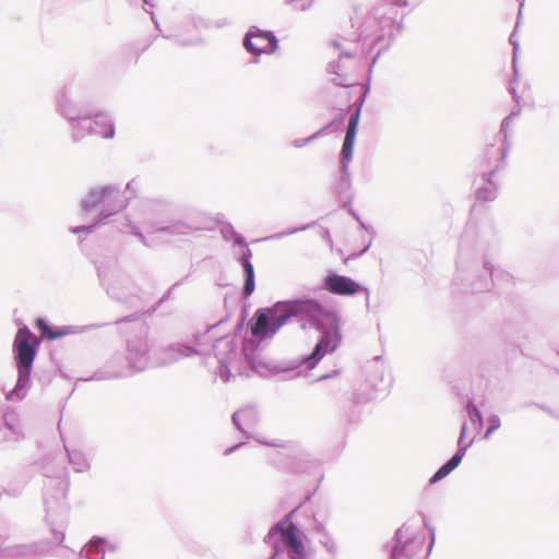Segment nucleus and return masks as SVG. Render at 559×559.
I'll return each instance as SVG.
<instances>
[{"label": "nucleus", "instance_id": "obj_1", "mask_svg": "<svg viewBox=\"0 0 559 559\" xmlns=\"http://www.w3.org/2000/svg\"><path fill=\"white\" fill-rule=\"evenodd\" d=\"M295 320L302 330H317L321 333L312 352L299 359L273 361L257 354V344L245 340L242 355L252 371L262 377L293 373V378L304 370L313 369L320 360L333 353L341 344L340 316L326 309L316 298L302 297L276 301L269 308L255 311L249 322L251 334L258 338L272 337L283 325Z\"/></svg>", "mask_w": 559, "mask_h": 559}, {"label": "nucleus", "instance_id": "obj_2", "mask_svg": "<svg viewBox=\"0 0 559 559\" xmlns=\"http://www.w3.org/2000/svg\"><path fill=\"white\" fill-rule=\"evenodd\" d=\"M44 476L48 481L44 485V507L46 523L50 528L52 542L38 540L31 544L2 545V559H43L51 550L52 545H62L66 537L69 507L67 492L69 483L63 478L66 467L46 459L43 464Z\"/></svg>", "mask_w": 559, "mask_h": 559}, {"label": "nucleus", "instance_id": "obj_3", "mask_svg": "<svg viewBox=\"0 0 559 559\" xmlns=\"http://www.w3.org/2000/svg\"><path fill=\"white\" fill-rule=\"evenodd\" d=\"M105 324L87 325H62L53 326L45 318L38 317L34 321L35 329L40 336L34 334L27 325L20 328L13 342V355L15 367L17 369V379L15 385L5 394L8 401H23L32 386V370L35 358L43 340L55 341L72 334H81Z\"/></svg>", "mask_w": 559, "mask_h": 559}, {"label": "nucleus", "instance_id": "obj_4", "mask_svg": "<svg viewBox=\"0 0 559 559\" xmlns=\"http://www.w3.org/2000/svg\"><path fill=\"white\" fill-rule=\"evenodd\" d=\"M420 0H381L365 15L358 26L362 51L368 53L378 49L370 67L377 58L390 48L403 31L404 8L417 5Z\"/></svg>", "mask_w": 559, "mask_h": 559}, {"label": "nucleus", "instance_id": "obj_5", "mask_svg": "<svg viewBox=\"0 0 559 559\" xmlns=\"http://www.w3.org/2000/svg\"><path fill=\"white\" fill-rule=\"evenodd\" d=\"M452 283L459 293L475 294L487 292L493 285L501 288L511 287L514 285V278L509 272L495 267L487 255L479 259L466 245V236H463Z\"/></svg>", "mask_w": 559, "mask_h": 559}, {"label": "nucleus", "instance_id": "obj_6", "mask_svg": "<svg viewBox=\"0 0 559 559\" xmlns=\"http://www.w3.org/2000/svg\"><path fill=\"white\" fill-rule=\"evenodd\" d=\"M204 335L193 334L192 344L175 343L158 350H153V343L148 337V328L141 324L139 331L127 340V361H129L130 368L138 373L150 366H167L181 358L204 354V344L201 342Z\"/></svg>", "mask_w": 559, "mask_h": 559}, {"label": "nucleus", "instance_id": "obj_7", "mask_svg": "<svg viewBox=\"0 0 559 559\" xmlns=\"http://www.w3.org/2000/svg\"><path fill=\"white\" fill-rule=\"evenodd\" d=\"M141 225L151 234L171 237L188 236L194 227L178 217L180 205L165 195L142 198L133 207Z\"/></svg>", "mask_w": 559, "mask_h": 559}, {"label": "nucleus", "instance_id": "obj_8", "mask_svg": "<svg viewBox=\"0 0 559 559\" xmlns=\"http://www.w3.org/2000/svg\"><path fill=\"white\" fill-rule=\"evenodd\" d=\"M307 497L292 511L285 514L278 522L273 524L263 538V543L272 548L267 559H307L304 544L305 534L294 523L293 518L302 504L309 500Z\"/></svg>", "mask_w": 559, "mask_h": 559}, {"label": "nucleus", "instance_id": "obj_9", "mask_svg": "<svg viewBox=\"0 0 559 559\" xmlns=\"http://www.w3.org/2000/svg\"><path fill=\"white\" fill-rule=\"evenodd\" d=\"M131 197H126L116 185L92 188L81 201V211L88 213L100 206V211L92 224L71 227L70 231L79 236L93 233L98 226L107 224V219L127 207Z\"/></svg>", "mask_w": 559, "mask_h": 559}, {"label": "nucleus", "instance_id": "obj_10", "mask_svg": "<svg viewBox=\"0 0 559 559\" xmlns=\"http://www.w3.org/2000/svg\"><path fill=\"white\" fill-rule=\"evenodd\" d=\"M223 321H219L216 324H212L206 328L204 332L201 334H205L201 342L204 344L205 353L201 354L202 356L210 355L212 352L214 357L217 360L216 374L222 379L223 382H227L230 379V368L233 364L237 360V344L236 336L234 335H223L212 337L210 333L214 331Z\"/></svg>", "mask_w": 559, "mask_h": 559}, {"label": "nucleus", "instance_id": "obj_11", "mask_svg": "<svg viewBox=\"0 0 559 559\" xmlns=\"http://www.w3.org/2000/svg\"><path fill=\"white\" fill-rule=\"evenodd\" d=\"M430 542L426 546L424 534H415L403 524L393 536V546L389 559H427L435 544V528L430 530Z\"/></svg>", "mask_w": 559, "mask_h": 559}, {"label": "nucleus", "instance_id": "obj_12", "mask_svg": "<svg viewBox=\"0 0 559 559\" xmlns=\"http://www.w3.org/2000/svg\"><path fill=\"white\" fill-rule=\"evenodd\" d=\"M221 234L224 240H233L235 246L243 247L241 254L237 258V261L242 267L245 282L242 287V297L249 298L255 289V273L251 262L252 251L248 247L246 239L242 235L237 233L230 223H225L221 228Z\"/></svg>", "mask_w": 559, "mask_h": 559}, {"label": "nucleus", "instance_id": "obj_13", "mask_svg": "<svg viewBox=\"0 0 559 559\" xmlns=\"http://www.w3.org/2000/svg\"><path fill=\"white\" fill-rule=\"evenodd\" d=\"M385 364L381 357L377 356L368 361L361 371L362 383L354 393L356 403H367L376 397L377 392L382 390L384 382Z\"/></svg>", "mask_w": 559, "mask_h": 559}, {"label": "nucleus", "instance_id": "obj_14", "mask_svg": "<svg viewBox=\"0 0 559 559\" xmlns=\"http://www.w3.org/2000/svg\"><path fill=\"white\" fill-rule=\"evenodd\" d=\"M96 269L102 285L106 288L107 294L112 299L126 301L133 288L131 278L115 264L105 265L99 263L96 265Z\"/></svg>", "mask_w": 559, "mask_h": 559}, {"label": "nucleus", "instance_id": "obj_15", "mask_svg": "<svg viewBox=\"0 0 559 559\" xmlns=\"http://www.w3.org/2000/svg\"><path fill=\"white\" fill-rule=\"evenodd\" d=\"M242 46L247 52L253 56V62L258 63L261 55L275 52L278 48V40L274 32L252 25L243 36Z\"/></svg>", "mask_w": 559, "mask_h": 559}, {"label": "nucleus", "instance_id": "obj_16", "mask_svg": "<svg viewBox=\"0 0 559 559\" xmlns=\"http://www.w3.org/2000/svg\"><path fill=\"white\" fill-rule=\"evenodd\" d=\"M322 287L338 296H354L357 293H364L366 295V306L369 308L370 290L349 276L329 271L323 278Z\"/></svg>", "mask_w": 559, "mask_h": 559}, {"label": "nucleus", "instance_id": "obj_17", "mask_svg": "<svg viewBox=\"0 0 559 559\" xmlns=\"http://www.w3.org/2000/svg\"><path fill=\"white\" fill-rule=\"evenodd\" d=\"M259 443L272 447V448H283L286 451H288V455L292 453L295 454L294 457L289 459V461L285 464L284 469L288 473L293 474H304V473H310L312 467H314V462L310 461L308 459V455L305 453H301L299 451V445L295 442H287L285 443L282 440L275 439V440H259Z\"/></svg>", "mask_w": 559, "mask_h": 559}, {"label": "nucleus", "instance_id": "obj_18", "mask_svg": "<svg viewBox=\"0 0 559 559\" xmlns=\"http://www.w3.org/2000/svg\"><path fill=\"white\" fill-rule=\"evenodd\" d=\"M133 374H135V371L130 368L126 354L116 352L106 360L103 367L93 373L90 380H112L127 378Z\"/></svg>", "mask_w": 559, "mask_h": 559}, {"label": "nucleus", "instance_id": "obj_19", "mask_svg": "<svg viewBox=\"0 0 559 559\" xmlns=\"http://www.w3.org/2000/svg\"><path fill=\"white\" fill-rule=\"evenodd\" d=\"M466 432H467V424L463 423L461 426L460 437L457 440L456 452L435 472V474L429 479L430 484H436V483L442 480L448 475H450L461 464L463 457L465 456L466 451L474 443V439L469 440L467 443H464Z\"/></svg>", "mask_w": 559, "mask_h": 559}, {"label": "nucleus", "instance_id": "obj_20", "mask_svg": "<svg viewBox=\"0 0 559 559\" xmlns=\"http://www.w3.org/2000/svg\"><path fill=\"white\" fill-rule=\"evenodd\" d=\"M88 109L78 96V92L72 87H64L58 99V112L69 122L75 118L85 115Z\"/></svg>", "mask_w": 559, "mask_h": 559}, {"label": "nucleus", "instance_id": "obj_21", "mask_svg": "<svg viewBox=\"0 0 559 559\" xmlns=\"http://www.w3.org/2000/svg\"><path fill=\"white\" fill-rule=\"evenodd\" d=\"M260 420L259 411L255 406L248 405L239 411H236L231 416V421L235 428L241 432L247 439L253 438L259 442V438H255L252 430L257 427Z\"/></svg>", "mask_w": 559, "mask_h": 559}, {"label": "nucleus", "instance_id": "obj_22", "mask_svg": "<svg viewBox=\"0 0 559 559\" xmlns=\"http://www.w3.org/2000/svg\"><path fill=\"white\" fill-rule=\"evenodd\" d=\"M332 45L340 50L338 60L331 61L328 64V71L329 73L335 74L336 78L332 79V82L342 87H348L354 85V81L349 80L348 76L344 73L345 67H344V60L345 59H352L354 57V52L350 50H344L342 49V45L337 40H333Z\"/></svg>", "mask_w": 559, "mask_h": 559}, {"label": "nucleus", "instance_id": "obj_23", "mask_svg": "<svg viewBox=\"0 0 559 559\" xmlns=\"http://www.w3.org/2000/svg\"><path fill=\"white\" fill-rule=\"evenodd\" d=\"M25 439L21 419L13 413L2 415V443L14 445Z\"/></svg>", "mask_w": 559, "mask_h": 559}, {"label": "nucleus", "instance_id": "obj_24", "mask_svg": "<svg viewBox=\"0 0 559 559\" xmlns=\"http://www.w3.org/2000/svg\"><path fill=\"white\" fill-rule=\"evenodd\" d=\"M510 147L511 144L509 141H502L500 145L489 144L487 146L485 151V163L490 167L487 173L495 175L506 167Z\"/></svg>", "mask_w": 559, "mask_h": 559}, {"label": "nucleus", "instance_id": "obj_25", "mask_svg": "<svg viewBox=\"0 0 559 559\" xmlns=\"http://www.w3.org/2000/svg\"><path fill=\"white\" fill-rule=\"evenodd\" d=\"M333 194L337 198L341 206H347L353 201L352 178L349 168H341L338 176L332 187Z\"/></svg>", "mask_w": 559, "mask_h": 559}, {"label": "nucleus", "instance_id": "obj_26", "mask_svg": "<svg viewBox=\"0 0 559 559\" xmlns=\"http://www.w3.org/2000/svg\"><path fill=\"white\" fill-rule=\"evenodd\" d=\"M93 121V135H97L104 139H112L116 130L111 118L106 114L92 115Z\"/></svg>", "mask_w": 559, "mask_h": 559}, {"label": "nucleus", "instance_id": "obj_27", "mask_svg": "<svg viewBox=\"0 0 559 559\" xmlns=\"http://www.w3.org/2000/svg\"><path fill=\"white\" fill-rule=\"evenodd\" d=\"M69 123L72 130L73 142H79L88 134L93 135V121L92 114L90 111L79 118H75Z\"/></svg>", "mask_w": 559, "mask_h": 559}, {"label": "nucleus", "instance_id": "obj_28", "mask_svg": "<svg viewBox=\"0 0 559 559\" xmlns=\"http://www.w3.org/2000/svg\"><path fill=\"white\" fill-rule=\"evenodd\" d=\"M106 539L94 536L81 550V559H106Z\"/></svg>", "mask_w": 559, "mask_h": 559}, {"label": "nucleus", "instance_id": "obj_29", "mask_svg": "<svg viewBox=\"0 0 559 559\" xmlns=\"http://www.w3.org/2000/svg\"><path fill=\"white\" fill-rule=\"evenodd\" d=\"M368 92H369V85H366L364 87V91L361 92V94L355 100V103H354L355 108L349 114V117H348V120H347V126H346V131H345L346 134H355V135H357L358 124H359L360 114H361V108H362V105H364V103L366 100V96H367Z\"/></svg>", "mask_w": 559, "mask_h": 559}, {"label": "nucleus", "instance_id": "obj_30", "mask_svg": "<svg viewBox=\"0 0 559 559\" xmlns=\"http://www.w3.org/2000/svg\"><path fill=\"white\" fill-rule=\"evenodd\" d=\"M493 176L489 173H484V183L476 190L477 200L489 202L497 198L498 183L493 181Z\"/></svg>", "mask_w": 559, "mask_h": 559}, {"label": "nucleus", "instance_id": "obj_31", "mask_svg": "<svg viewBox=\"0 0 559 559\" xmlns=\"http://www.w3.org/2000/svg\"><path fill=\"white\" fill-rule=\"evenodd\" d=\"M355 134H346L343 140V144L340 152V167L341 168H349V164L353 159L354 154V145L356 141Z\"/></svg>", "mask_w": 559, "mask_h": 559}, {"label": "nucleus", "instance_id": "obj_32", "mask_svg": "<svg viewBox=\"0 0 559 559\" xmlns=\"http://www.w3.org/2000/svg\"><path fill=\"white\" fill-rule=\"evenodd\" d=\"M69 463L72 465L74 472L84 473L90 468V463L85 454L80 450H70L64 445Z\"/></svg>", "mask_w": 559, "mask_h": 559}, {"label": "nucleus", "instance_id": "obj_33", "mask_svg": "<svg viewBox=\"0 0 559 559\" xmlns=\"http://www.w3.org/2000/svg\"><path fill=\"white\" fill-rule=\"evenodd\" d=\"M345 124V115L337 114L331 121L324 124L321 129L316 131L318 138L329 135L340 131Z\"/></svg>", "mask_w": 559, "mask_h": 559}, {"label": "nucleus", "instance_id": "obj_34", "mask_svg": "<svg viewBox=\"0 0 559 559\" xmlns=\"http://www.w3.org/2000/svg\"><path fill=\"white\" fill-rule=\"evenodd\" d=\"M522 7H523V1L521 2L518 20H520L521 15H522ZM518 26H519V21H516L514 29L511 33L510 37H509V43H510V45L512 46V49H513L512 70H513L515 76H518L516 59H518V52H519V49H520V44H519V40H518L516 35H515Z\"/></svg>", "mask_w": 559, "mask_h": 559}, {"label": "nucleus", "instance_id": "obj_35", "mask_svg": "<svg viewBox=\"0 0 559 559\" xmlns=\"http://www.w3.org/2000/svg\"><path fill=\"white\" fill-rule=\"evenodd\" d=\"M466 412H467L469 421L474 426V428L477 431L481 430V428L484 426V418H483V414L479 411V408L477 407V405L474 402L469 401L466 404Z\"/></svg>", "mask_w": 559, "mask_h": 559}, {"label": "nucleus", "instance_id": "obj_36", "mask_svg": "<svg viewBox=\"0 0 559 559\" xmlns=\"http://www.w3.org/2000/svg\"><path fill=\"white\" fill-rule=\"evenodd\" d=\"M314 224H316L314 222H311V223L301 225L299 227H293V228H289L287 230L275 233V234H273L271 236L264 237L262 240L263 241L280 240V239H282V238H284L286 236H290V235L297 234L299 231L307 230V229L311 228L312 226H314Z\"/></svg>", "mask_w": 559, "mask_h": 559}, {"label": "nucleus", "instance_id": "obj_37", "mask_svg": "<svg viewBox=\"0 0 559 559\" xmlns=\"http://www.w3.org/2000/svg\"><path fill=\"white\" fill-rule=\"evenodd\" d=\"M183 23L190 25L192 28L197 31L210 28L212 26V23L209 20L195 14L187 15Z\"/></svg>", "mask_w": 559, "mask_h": 559}, {"label": "nucleus", "instance_id": "obj_38", "mask_svg": "<svg viewBox=\"0 0 559 559\" xmlns=\"http://www.w3.org/2000/svg\"><path fill=\"white\" fill-rule=\"evenodd\" d=\"M165 38H171L174 41L181 47H188V46H197L202 45L204 43L203 38L201 36H195L191 38H182L180 36H169V35H163Z\"/></svg>", "mask_w": 559, "mask_h": 559}, {"label": "nucleus", "instance_id": "obj_39", "mask_svg": "<svg viewBox=\"0 0 559 559\" xmlns=\"http://www.w3.org/2000/svg\"><path fill=\"white\" fill-rule=\"evenodd\" d=\"M319 543L328 554H330L331 556H336L337 544L329 533H324V535L320 537Z\"/></svg>", "mask_w": 559, "mask_h": 559}, {"label": "nucleus", "instance_id": "obj_40", "mask_svg": "<svg viewBox=\"0 0 559 559\" xmlns=\"http://www.w3.org/2000/svg\"><path fill=\"white\" fill-rule=\"evenodd\" d=\"M501 427L500 417L496 414H492L488 417V428L484 433V439L488 440L491 435Z\"/></svg>", "mask_w": 559, "mask_h": 559}, {"label": "nucleus", "instance_id": "obj_41", "mask_svg": "<svg viewBox=\"0 0 559 559\" xmlns=\"http://www.w3.org/2000/svg\"><path fill=\"white\" fill-rule=\"evenodd\" d=\"M318 135L317 133H312L311 135L307 136V138H304V139H296L293 141V146L294 147H297V148H300V147H304L312 142H314L316 140H318Z\"/></svg>", "mask_w": 559, "mask_h": 559}, {"label": "nucleus", "instance_id": "obj_42", "mask_svg": "<svg viewBox=\"0 0 559 559\" xmlns=\"http://www.w3.org/2000/svg\"><path fill=\"white\" fill-rule=\"evenodd\" d=\"M129 227L131 234L135 236L141 243H143L144 246H148L146 237L144 236V234L141 231V228L136 224L130 222Z\"/></svg>", "mask_w": 559, "mask_h": 559}, {"label": "nucleus", "instance_id": "obj_43", "mask_svg": "<svg viewBox=\"0 0 559 559\" xmlns=\"http://www.w3.org/2000/svg\"><path fill=\"white\" fill-rule=\"evenodd\" d=\"M183 280H185V278H182V280H180V281L176 282L171 287H169V288L165 292V294L159 298V300H158V301L156 302V305L153 307V310H152L153 312H154V311H156V310H157V308H158L163 302H165V301L170 297V294H171L173 289H174L175 287H177V286L181 285V284H182V282H183Z\"/></svg>", "mask_w": 559, "mask_h": 559}, {"label": "nucleus", "instance_id": "obj_44", "mask_svg": "<svg viewBox=\"0 0 559 559\" xmlns=\"http://www.w3.org/2000/svg\"><path fill=\"white\" fill-rule=\"evenodd\" d=\"M23 486L24 484L22 481H19L14 487L3 489L2 493H5L11 497H16L22 492Z\"/></svg>", "mask_w": 559, "mask_h": 559}, {"label": "nucleus", "instance_id": "obj_45", "mask_svg": "<svg viewBox=\"0 0 559 559\" xmlns=\"http://www.w3.org/2000/svg\"><path fill=\"white\" fill-rule=\"evenodd\" d=\"M512 123V120L508 117L503 118L500 127V133L503 135V141H508L509 132H510V126Z\"/></svg>", "mask_w": 559, "mask_h": 559}, {"label": "nucleus", "instance_id": "obj_46", "mask_svg": "<svg viewBox=\"0 0 559 559\" xmlns=\"http://www.w3.org/2000/svg\"><path fill=\"white\" fill-rule=\"evenodd\" d=\"M285 2H286V4H295V3L300 2V7H299L300 11H306L312 4V0H286Z\"/></svg>", "mask_w": 559, "mask_h": 559}, {"label": "nucleus", "instance_id": "obj_47", "mask_svg": "<svg viewBox=\"0 0 559 559\" xmlns=\"http://www.w3.org/2000/svg\"><path fill=\"white\" fill-rule=\"evenodd\" d=\"M138 187H139L138 181L135 179H131L126 185V190H128L131 193V197H135L136 191H138Z\"/></svg>", "mask_w": 559, "mask_h": 559}, {"label": "nucleus", "instance_id": "obj_48", "mask_svg": "<svg viewBox=\"0 0 559 559\" xmlns=\"http://www.w3.org/2000/svg\"><path fill=\"white\" fill-rule=\"evenodd\" d=\"M243 444H245V442H239L237 444H234L231 447L226 448L225 451H224V455L225 456L230 455L231 453H234L235 451L240 449Z\"/></svg>", "mask_w": 559, "mask_h": 559}, {"label": "nucleus", "instance_id": "obj_49", "mask_svg": "<svg viewBox=\"0 0 559 559\" xmlns=\"http://www.w3.org/2000/svg\"><path fill=\"white\" fill-rule=\"evenodd\" d=\"M521 111V107L519 106V104H516V106L511 110V112L507 117L513 121L514 119L520 117Z\"/></svg>", "mask_w": 559, "mask_h": 559}, {"label": "nucleus", "instance_id": "obj_50", "mask_svg": "<svg viewBox=\"0 0 559 559\" xmlns=\"http://www.w3.org/2000/svg\"><path fill=\"white\" fill-rule=\"evenodd\" d=\"M509 92L510 94L512 95V99L516 103V104H520V96L515 90V87L512 85V83H510L509 85Z\"/></svg>", "mask_w": 559, "mask_h": 559}, {"label": "nucleus", "instance_id": "obj_51", "mask_svg": "<svg viewBox=\"0 0 559 559\" xmlns=\"http://www.w3.org/2000/svg\"><path fill=\"white\" fill-rule=\"evenodd\" d=\"M338 373H340V370H338V369H334V370H333L332 372H330V373H324V374L320 376V377L318 378V381H323V380H326V379H331V378L335 377V376H336V374H338Z\"/></svg>", "mask_w": 559, "mask_h": 559}, {"label": "nucleus", "instance_id": "obj_52", "mask_svg": "<svg viewBox=\"0 0 559 559\" xmlns=\"http://www.w3.org/2000/svg\"><path fill=\"white\" fill-rule=\"evenodd\" d=\"M136 317H138L136 314H131V316H128V317H123V318H120V319L116 320L115 323L119 324L121 322H128V321L134 320Z\"/></svg>", "mask_w": 559, "mask_h": 559}, {"label": "nucleus", "instance_id": "obj_53", "mask_svg": "<svg viewBox=\"0 0 559 559\" xmlns=\"http://www.w3.org/2000/svg\"><path fill=\"white\" fill-rule=\"evenodd\" d=\"M316 532L320 535V537H322L324 535V533H329L325 527L323 526V524H318L316 526Z\"/></svg>", "mask_w": 559, "mask_h": 559}, {"label": "nucleus", "instance_id": "obj_54", "mask_svg": "<svg viewBox=\"0 0 559 559\" xmlns=\"http://www.w3.org/2000/svg\"><path fill=\"white\" fill-rule=\"evenodd\" d=\"M151 15V19L153 21V23L155 24V27L160 32V27H159V23L155 16V13L153 11H147Z\"/></svg>", "mask_w": 559, "mask_h": 559}, {"label": "nucleus", "instance_id": "obj_55", "mask_svg": "<svg viewBox=\"0 0 559 559\" xmlns=\"http://www.w3.org/2000/svg\"><path fill=\"white\" fill-rule=\"evenodd\" d=\"M535 406H537L539 409L548 413V414H551V409L549 407H547L546 405L544 404H537V403H534Z\"/></svg>", "mask_w": 559, "mask_h": 559}, {"label": "nucleus", "instance_id": "obj_56", "mask_svg": "<svg viewBox=\"0 0 559 559\" xmlns=\"http://www.w3.org/2000/svg\"><path fill=\"white\" fill-rule=\"evenodd\" d=\"M349 213H350V215H352V216H353L357 222H360V219H361V218H360L359 214H358L354 209H352V207H350V209H349Z\"/></svg>", "mask_w": 559, "mask_h": 559}, {"label": "nucleus", "instance_id": "obj_57", "mask_svg": "<svg viewBox=\"0 0 559 559\" xmlns=\"http://www.w3.org/2000/svg\"><path fill=\"white\" fill-rule=\"evenodd\" d=\"M358 223H359L360 227H361V228H364V229H366V230L372 229V227H371V226L366 225L361 219H360V222H358Z\"/></svg>", "mask_w": 559, "mask_h": 559}, {"label": "nucleus", "instance_id": "obj_58", "mask_svg": "<svg viewBox=\"0 0 559 559\" xmlns=\"http://www.w3.org/2000/svg\"><path fill=\"white\" fill-rule=\"evenodd\" d=\"M143 2H144V4H146V5L151 7V8L154 7V3H153L152 0H143Z\"/></svg>", "mask_w": 559, "mask_h": 559}, {"label": "nucleus", "instance_id": "obj_59", "mask_svg": "<svg viewBox=\"0 0 559 559\" xmlns=\"http://www.w3.org/2000/svg\"><path fill=\"white\" fill-rule=\"evenodd\" d=\"M217 285H218V286H222V287L226 286V284H225V283H223V280H222V278H219V281L217 282Z\"/></svg>", "mask_w": 559, "mask_h": 559}, {"label": "nucleus", "instance_id": "obj_60", "mask_svg": "<svg viewBox=\"0 0 559 559\" xmlns=\"http://www.w3.org/2000/svg\"><path fill=\"white\" fill-rule=\"evenodd\" d=\"M370 246H371V242H369V243L365 247V249L362 250V252H366V251L370 248Z\"/></svg>", "mask_w": 559, "mask_h": 559}, {"label": "nucleus", "instance_id": "obj_61", "mask_svg": "<svg viewBox=\"0 0 559 559\" xmlns=\"http://www.w3.org/2000/svg\"><path fill=\"white\" fill-rule=\"evenodd\" d=\"M115 549H116V548H115L114 546H110V547L108 548V550H109V551H115Z\"/></svg>", "mask_w": 559, "mask_h": 559}]
</instances>
